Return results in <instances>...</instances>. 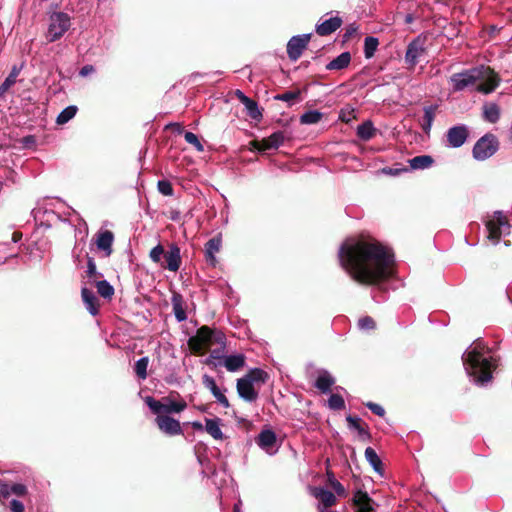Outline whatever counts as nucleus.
Wrapping results in <instances>:
<instances>
[{"mask_svg":"<svg viewBox=\"0 0 512 512\" xmlns=\"http://www.w3.org/2000/svg\"><path fill=\"white\" fill-rule=\"evenodd\" d=\"M236 389L239 396L247 402H255L258 398L254 384L244 377L237 380Z\"/></svg>","mask_w":512,"mask_h":512,"instance_id":"16","label":"nucleus"},{"mask_svg":"<svg viewBox=\"0 0 512 512\" xmlns=\"http://www.w3.org/2000/svg\"><path fill=\"white\" fill-rule=\"evenodd\" d=\"M164 261L161 263V267L168 269L169 271L176 272L181 266V255L180 248L177 244H170L169 249L163 254Z\"/></svg>","mask_w":512,"mask_h":512,"instance_id":"12","label":"nucleus"},{"mask_svg":"<svg viewBox=\"0 0 512 512\" xmlns=\"http://www.w3.org/2000/svg\"><path fill=\"white\" fill-rule=\"evenodd\" d=\"M483 117L490 123H496L500 118V107L496 103H488L483 106Z\"/></svg>","mask_w":512,"mask_h":512,"instance_id":"34","label":"nucleus"},{"mask_svg":"<svg viewBox=\"0 0 512 512\" xmlns=\"http://www.w3.org/2000/svg\"><path fill=\"white\" fill-rule=\"evenodd\" d=\"M358 32V25L356 23L349 24L345 28V33L343 35L344 41L350 40L354 35Z\"/></svg>","mask_w":512,"mask_h":512,"instance_id":"52","label":"nucleus"},{"mask_svg":"<svg viewBox=\"0 0 512 512\" xmlns=\"http://www.w3.org/2000/svg\"><path fill=\"white\" fill-rule=\"evenodd\" d=\"M94 71H95V68L93 65H85L80 69L79 75L82 77H86L89 74L93 73Z\"/></svg>","mask_w":512,"mask_h":512,"instance_id":"58","label":"nucleus"},{"mask_svg":"<svg viewBox=\"0 0 512 512\" xmlns=\"http://www.w3.org/2000/svg\"><path fill=\"white\" fill-rule=\"evenodd\" d=\"M221 245L222 239L220 236L209 239L205 244V260L212 267H215L218 262L215 254L220 251Z\"/></svg>","mask_w":512,"mask_h":512,"instance_id":"19","label":"nucleus"},{"mask_svg":"<svg viewBox=\"0 0 512 512\" xmlns=\"http://www.w3.org/2000/svg\"><path fill=\"white\" fill-rule=\"evenodd\" d=\"M155 422L158 428L167 435L174 436L183 433L180 422L169 415H157Z\"/></svg>","mask_w":512,"mask_h":512,"instance_id":"13","label":"nucleus"},{"mask_svg":"<svg viewBox=\"0 0 512 512\" xmlns=\"http://www.w3.org/2000/svg\"><path fill=\"white\" fill-rule=\"evenodd\" d=\"M511 225L508 218L502 211H495L493 218L486 222L488 230V239L493 243H498L503 233H509Z\"/></svg>","mask_w":512,"mask_h":512,"instance_id":"6","label":"nucleus"},{"mask_svg":"<svg viewBox=\"0 0 512 512\" xmlns=\"http://www.w3.org/2000/svg\"><path fill=\"white\" fill-rule=\"evenodd\" d=\"M312 495L320 501L325 510L334 506L337 502L335 494L322 487H314L312 489Z\"/></svg>","mask_w":512,"mask_h":512,"instance_id":"23","label":"nucleus"},{"mask_svg":"<svg viewBox=\"0 0 512 512\" xmlns=\"http://www.w3.org/2000/svg\"><path fill=\"white\" fill-rule=\"evenodd\" d=\"M88 278H96V277H102L100 273L97 272L96 264L94 261V258L87 256V271H86Z\"/></svg>","mask_w":512,"mask_h":512,"instance_id":"49","label":"nucleus"},{"mask_svg":"<svg viewBox=\"0 0 512 512\" xmlns=\"http://www.w3.org/2000/svg\"><path fill=\"white\" fill-rule=\"evenodd\" d=\"M20 73V68L17 66H14L9 73V75L6 77L4 82L0 85V96L5 94L10 87H12L16 83V79Z\"/></svg>","mask_w":512,"mask_h":512,"instance_id":"38","label":"nucleus"},{"mask_svg":"<svg viewBox=\"0 0 512 512\" xmlns=\"http://www.w3.org/2000/svg\"><path fill=\"white\" fill-rule=\"evenodd\" d=\"M11 493V487L6 483L0 482V500L7 499Z\"/></svg>","mask_w":512,"mask_h":512,"instance_id":"55","label":"nucleus"},{"mask_svg":"<svg viewBox=\"0 0 512 512\" xmlns=\"http://www.w3.org/2000/svg\"><path fill=\"white\" fill-rule=\"evenodd\" d=\"M70 17L64 12H54L49 17L48 30L46 38L49 43L60 39L70 28Z\"/></svg>","mask_w":512,"mask_h":512,"instance_id":"4","label":"nucleus"},{"mask_svg":"<svg viewBox=\"0 0 512 512\" xmlns=\"http://www.w3.org/2000/svg\"><path fill=\"white\" fill-rule=\"evenodd\" d=\"M328 406L332 410H342L345 408L344 398L340 394H332L328 399Z\"/></svg>","mask_w":512,"mask_h":512,"instance_id":"45","label":"nucleus"},{"mask_svg":"<svg viewBox=\"0 0 512 512\" xmlns=\"http://www.w3.org/2000/svg\"><path fill=\"white\" fill-rule=\"evenodd\" d=\"M360 328L362 329H366V330H370V329H374L376 327V323L374 321V319L370 316H365L363 318H361L358 322Z\"/></svg>","mask_w":512,"mask_h":512,"instance_id":"51","label":"nucleus"},{"mask_svg":"<svg viewBox=\"0 0 512 512\" xmlns=\"http://www.w3.org/2000/svg\"><path fill=\"white\" fill-rule=\"evenodd\" d=\"M268 374L264 370L260 368H253L251 369L244 378L250 380L252 384L259 383L264 384L268 380Z\"/></svg>","mask_w":512,"mask_h":512,"instance_id":"36","label":"nucleus"},{"mask_svg":"<svg viewBox=\"0 0 512 512\" xmlns=\"http://www.w3.org/2000/svg\"><path fill=\"white\" fill-rule=\"evenodd\" d=\"M301 91L299 89L294 91H286L281 94H277L274 99L278 101H284V102H293L295 100H298L300 98Z\"/></svg>","mask_w":512,"mask_h":512,"instance_id":"46","label":"nucleus"},{"mask_svg":"<svg viewBox=\"0 0 512 512\" xmlns=\"http://www.w3.org/2000/svg\"><path fill=\"white\" fill-rule=\"evenodd\" d=\"M246 357L243 354L229 355L224 359V366L230 372L240 370L245 366Z\"/></svg>","mask_w":512,"mask_h":512,"instance_id":"27","label":"nucleus"},{"mask_svg":"<svg viewBox=\"0 0 512 512\" xmlns=\"http://www.w3.org/2000/svg\"><path fill=\"white\" fill-rule=\"evenodd\" d=\"M235 96L245 106L247 114L254 120L259 121L262 118V112L258 104L253 99L247 97L241 90L235 91Z\"/></svg>","mask_w":512,"mask_h":512,"instance_id":"18","label":"nucleus"},{"mask_svg":"<svg viewBox=\"0 0 512 512\" xmlns=\"http://www.w3.org/2000/svg\"><path fill=\"white\" fill-rule=\"evenodd\" d=\"M411 169L420 170L431 167L434 159L430 155H419L408 160Z\"/></svg>","mask_w":512,"mask_h":512,"instance_id":"29","label":"nucleus"},{"mask_svg":"<svg viewBox=\"0 0 512 512\" xmlns=\"http://www.w3.org/2000/svg\"><path fill=\"white\" fill-rule=\"evenodd\" d=\"M95 286L97 288V293L105 299H111L114 295L113 286L106 280L96 281Z\"/></svg>","mask_w":512,"mask_h":512,"instance_id":"39","label":"nucleus"},{"mask_svg":"<svg viewBox=\"0 0 512 512\" xmlns=\"http://www.w3.org/2000/svg\"><path fill=\"white\" fill-rule=\"evenodd\" d=\"M223 349H221L220 347L218 349H214L211 351V357L214 358V359H220L221 358V355H220V352L222 351Z\"/></svg>","mask_w":512,"mask_h":512,"instance_id":"61","label":"nucleus"},{"mask_svg":"<svg viewBox=\"0 0 512 512\" xmlns=\"http://www.w3.org/2000/svg\"><path fill=\"white\" fill-rule=\"evenodd\" d=\"M352 504L356 507L355 512H374L375 501L366 491L357 490L352 498Z\"/></svg>","mask_w":512,"mask_h":512,"instance_id":"14","label":"nucleus"},{"mask_svg":"<svg viewBox=\"0 0 512 512\" xmlns=\"http://www.w3.org/2000/svg\"><path fill=\"white\" fill-rule=\"evenodd\" d=\"M334 383L335 379L327 371H324L317 377L315 381V387L322 393H327L331 390V387L334 385Z\"/></svg>","mask_w":512,"mask_h":512,"instance_id":"31","label":"nucleus"},{"mask_svg":"<svg viewBox=\"0 0 512 512\" xmlns=\"http://www.w3.org/2000/svg\"><path fill=\"white\" fill-rule=\"evenodd\" d=\"M257 444L263 449L272 448L276 443V434L270 430H263L256 439Z\"/></svg>","mask_w":512,"mask_h":512,"instance_id":"28","label":"nucleus"},{"mask_svg":"<svg viewBox=\"0 0 512 512\" xmlns=\"http://www.w3.org/2000/svg\"><path fill=\"white\" fill-rule=\"evenodd\" d=\"M365 405L374 414H376V415H378L380 417H383L385 415V409L381 405H379L377 403H374V402H367Z\"/></svg>","mask_w":512,"mask_h":512,"instance_id":"53","label":"nucleus"},{"mask_svg":"<svg viewBox=\"0 0 512 512\" xmlns=\"http://www.w3.org/2000/svg\"><path fill=\"white\" fill-rule=\"evenodd\" d=\"M346 421L350 429H354L358 432L361 440L366 441L371 439L368 425L361 418L355 415H348Z\"/></svg>","mask_w":512,"mask_h":512,"instance_id":"20","label":"nucleus"},{"mask_svg":"<svg viewBox=\"0 0 512 512\" xmlns=\"http://www.w3.org/2000/svg\"><path fill=\"white\" fill-rule=\"evenodd\" d=\"M81 296L83 299V302L87 308V310L92 315H97L99 313V300L95 296L94 292L86 287H83L81 290Z\"/></svg>","mask_w":512,"mask_h":512,"instance_id":"25","label":"nucleus"},{"mask_svg":"<svg viewBox=\"0 0 512 512\" xmlns=\"http://www.w3.org/2000/svg\"><path fill=\"white\" fill-rule=\"evenodd\" d=\"M11 492L17 496H24L27 494V487L24 484L16 483L11 486Z\"/></svg>","mask_w":512,"mask_h":512,"instance_id":"54","label":"nucleus"},{"mask_svg":"<svg viewBox=\"0 0 512 512\" xmlns=\"http://www.w3.org/2000/svg\"><path fill=\"white\" fill-rule=\"evenodd\" d=\"M10 509L12 512H24V505L21 501L13 499L10 502Z\"/></svg>","mask_w":512,"mask_h":512,"instance_id":"57","label":"nucleus"},{"mask_svg":"<svg viewBox=\"0 0 512 512\" xmlns=\"http://www.w3.org/2000/svg\"><path fill=\"white\" fill-rule=\"evenodd\" d=\"M171 303L176 320L178 322L185 321L187 319V315L185 311V301L183 296L178 292H173Z\"/></svg>","mask_w":512,"mask_h":512,"instance_id":"24","label":"nucleus"},{"mask_svg":"<svg viewBox=\"0 0 512 512\" xmlns=\"http://www.w3.org/2000/svg\"><path fill=\"white\" fill-rule=\"evenodd\" d=\"M21 143L26 148H31L36 145V138L33 135H27L21 139Z\"/></svg>","mask_w":512,"mask_h":512,"instance_id":"56","label":"nucleus"},{"mask_svg":"<svg viewBox=\"0 0 512 512\" xmlns=\"http://www.w3.org/2000/svg\"><path fill=\"white\" fill-rule=\"evenodd\" d=\"M233 512H241L239 504L234 505Z\"/></svg>","mask_w":512,"mask_h":512,"instance_id":"64","label":"nucleus"},{"mask_svg":"<svg viewBox=\"0 0 512 512\" xmlns=\"http://www.w3.org/2000/svg\"><path fill=\"white\" fill-rule=\"evenodd\" d=\"M343 21L339 16L331 17L316 25V33L319 36H328L341 27Z\"/></svg>","mask_w":512,"mask_h":512,"instance_id":"22","label":"nucleus"},{"mask_svg":"<svg viewBox=\"0 0 512 512\" xmlns=\"http://www.w3.org/2000/svg\"><path fill=\"white\" fill-rule=\"evenodd\" d=\"M158 190L161 194L165 196L173 195V187L170 181L168 180H160L157 184Z\"/></svg>","mask_w":512,"mask_h":512,"instance_id":"50","label":"nucleus"},{"mask_svg":"<svg viewBox=\"0 0 512 512\" xmlns=\"http://www.w3.org/2000/svg\"><path fill=\"white\" fill-rule=\"evenodd\" d=\"M478 81H480V83L477 85L476 90L484 94H489L499 86L500 77L489 66H480L454 73L449 78V83L454 92L463 91L472 87Z\"/></svg>","mask_w":512,"mask_h":512,"instance_id":"3","label":"nucleus"},{"mask_svg":"<svg viewBox=\"0 0 512 512\" xmlns=\"http://www.w3.org/2000/svg\"><path fill=\"white\" fill-rule=\"evenodd\" d=\"M164 252V247L161 244H158L151 249L149 257L154 263L161 265Z\"/></svg>","mask_w":512,"mask_h":512,"instance_id":"48","label":"nucleus"},{"mask_svg":"<svg viewBox=\"0 0 512 512\" xmlns=\"http://www.w3.org/2000/svg\"><path fill=\"white\" fill-rule=\"evenodd\" d=\"M469 132L465 125L453 126L447 131V141L451 147L458 148L462 146L467 138Z\"/></svg>","mask_w":512,"mask_h":512,"instance_id":"15","label":"nucleus"},{"mask_svg":"<svg viewBox=\"0 0 512 512\" xmlns=\"http://www.w3.org/2000/svg\"><path fill=\"white\" fill-rule=\"evenodd\" d=\"M192 426L195 429H202V424L200 422H193Z\"/></svg>","mask_w":512,"mask_h":512,"instance_id":"63","label":"nucleus"},{"mask_svg":"<svg viewBox=\"0 0 512 512\" xmlns=\"http://www.w3.org/2000/svg\"><path fill=\"white\" fill-rule=\"evenodd\" d=\"M209 326H201L196 334L189 338L188 347L193 354L202 355L205 351L209 350L208 335Z\"/></svg>","mask_w":512,"mask_h":512,"instance_id":"10","label":"nucleus"},{"mask_svg":"<svg viewBox=\"0 0 512 512\" xmlns=\"http://www.w3.org/2000/svg\"><path fill=\"white\" fill-rule=\"evenodd\" d=\"M114 234L110 230H100L96 234L95 244L100 251H103L105 256L109 257L113 253Z\"/></svg>","mask_w":512,"mask_h":512,"instance_id":"17","label":"nucleus"},{"mask_svg":"<svg viewBox=\"0 0 512 512\" xmlns=\"http://www.w3.org/2000/svg\"><path fill=\"white\" fill-rule=\"evenodd\" d=\"M76 112H77L76 106L71 105V106L66 107L57 116V119H56L57 124L67 123L75 116Z\"/></svg>","mask_w":512,"mask_h":512,"instance_id":"43","label":"nucleus"},{"mask_svg":"<svg viewBox=\"0 0 512 512\" xmlns=\"http://www.w3.org/2000/svg\"><path fill=\"white\" fill-rule=\"evenodd\" d=\"M338 256L341 267L361 285H378L393 274L394 255L372 238H359L343 243Z\"/></svg>","mask_w":512,"mask_h":512,"instance_id":"1","label":"nucleus"},{"mask_svg":"<svg viewBox=\"0 0 512 512\" xmlns=\"http://www.w3.org/2000/svg\"><path fill=\"white\" fill-rule=\"evenodd\" d=\"M285 138L286 137L283 131H276L270 136L263 138L262 140H252L250 142L251 149L257 150L259 152L277 149L280 145L283 144Z\"/></svg>","mask_w":512,"mask_h":512,"instance_id":"9","label":"nucleus"},{"mask_svg":"<svg viewBox=\"0 0 512 512\" xmlns=\"http://www.w3.org/2000/svg\"><path fill=\"white\" fill-rule=\"evenodd\" d=\"M403 171H408V169L407 168H402V169L384 168L383 169V172L386 174H389V175H398Z\"/></svg>","mask_w":512,"mask_h":512,"instance_id":"59","label":"nucleus"},{"mask_svg":"<svg viewBox=\"0 0 512 512\" xmlns=\"http://www.w3.org/2000/svg\"><path fill=\"white\" fill-rule=\"evenodd\" d=\"M165 403L156 400L151 396H147L145 399V403L150 408V410L156 415H168L170 413H180L186 409L187 404L185 401L174 402L169 398L163 399Z\"/></svg>","mask_w":512,"mask_h":512,"instance_id":"7","label":"nucleus"},{"mask_svg":"<svg viewBox=\"0 0 512 512\" xmlns=\"http://www.w3.org/2000/svg\"><path fill=\"white\" fill-rule=\"evenodd\" d=\"M437 106H426L424 107V115L421 123V127L425 133H429L431 130L433 121L435 119Z\"/></svg>","mask_w":512,"mask_h":512,"instance_id":"33","label":"nucleus"},{"mask_svg":"<svg viewBox=\"0 0 512 512\" xmlns=\"http://www.w3.org/2000/svg\"><path fill=\"white\" fill-rule=\"evenodd\" d=\"M220 419H206L205 429L208 434H210L216 440L223 439V433L219 427Z\"/></svg>","mask_w":512,"mask_h":512,"instance_id":"37","label":"nucleus"},{"mask_svg":"<svg viewBox=\"0 0 512 512\" xmlns=\"http://www.w3.org/2000/svg\"><path fill=\"white\" fill-rule=\"evenodd\" d=\"M489 351L484 341L477 339L474 341L470 350H467L462 361L466 372L471 376L475 383L484 385L493 378V372L497 368L496 361L491 357L485 356Z\"/></svg>","mask_w":512,"mask_h":512,"instance_id":"2","label":"nucleus"},{"mask_svg":"<svg viewBox=\"0 0 512 512\" xmlns=\"http://www.w3.org/2000/svg\"><path fill=\"white\" fill-rule=\"evenodd\" d=\"M311 34L293 36L287 43V54L291 61H297L307 48Z\"/></svg>","mask_w":512,"mask_h":512,"instance_id":"11","label":"nucleus"},{"mask_svg":"<svg viewBox=\"0 0 512 512\" xmlns=\"http://www.w3.org/2000/svg\"><path fill=\"white\" fill-rule=\"evenodd\" d=\"M205 388L209 389L217 401L225 408L230 406L228 398L220 391L213 377L205 374L202 378Z\"/></svg>","mask_w":512,"mask_h":512,"instance_id":"21","label":"nucleus"},{"mask_svg":"<svg viewBox=\"0 0 512 512\" xmlns=\"http://www.w3.org/2000/svg\"><path fill=\"white\" fill-rule=\"evenodd\" d=\"M414 19H415L414 15L411 13H408L407 15H405L404 22L406 24H411V23H413Z\"/></svg>","mask_w":512,"mask_h":512,"instance_id":"62","label":"nucleus"},{"mask_svg":"<svg viewBox=\"0 0 512 512\" xmlns=\"http://www.w3.org/2000/svg\"><path fill=\"white\" fill-rule=\"evenodd\" d=\"M365 458L373 467V469L382 474L383 472V464L376 451L372 447H367L365 449Z\"/></svg>","mask_w":512,"mask_h":512,"instance_id":"35","label":"nucleus"},{"mask_svg":"<svg viewBox=\"0 0 512 512\" xmlns=\"http://www.w3.org/2000/svg\"><path fill=\"white\" fill-rule=\"evenodd\" d=\"M426 37L419 35L413 39L407 46L405 53V62L410 69H413L426 55Z\"/></svg>","mask_w":512,"mask_h":512,"instance_id":"8","label":"nucleus"},{"mask_svg":"<svg viewBox=\"0 0 512 512\" xmlns=\"http://www.w3.org/2000/svg\"><path fill=\"white\" fill-rule=\"evenodd\" d=\"M148 365H149V358L147 356L140 358L135 363L134 372H135L136 376L139 379L145 380L147 378V376H148V373H147Z\"/></svg>","mask_w":512,"mask_h":512,"instance_id":"42","label":"nucleus"},{"mask_svg":"<svg viewBox=\"0 0 512 512\" xmlns=\"http://www.w3.org/2000/svg\"><path fill=\"white\" fill-rule=\"evenodd\" d=\"M207 338H208L209 349L213 345H219L221 349L225 348L226 336L221 330L212 329L209 327V332H208Z\"/></svg>","mask_w":512,"mask_h":512,"instance_id":"30","label":"nucleus"},{"mask_svg":"<svg viewBox=\"0 0 512 512\" xmlns=\"http://www.w3.org/2000/svg\"><path fill=\"white\" fill-rule=\"evenodd\" d=\"M21 239H22V233L21 232H19V231L13 232L12 238H11L12 242L17 243Z\"/></svg>","mask_w":512,"mask_h":512,"instance_id":"60","label":"nucleus"},{"mask_svg":"<svg viewBox=\"0 0 512 512\" xmlns=\"http://www.w3.org/2000/svg\"><path fill=\"white\" fill-rule=\"evenodd\" d=\"M184 138L187 143L193 145L198 152L204 151V146L200 142L198 136L190 131L184 132Z\"/></svg>","mask_w":512,"mask_h":512,"instance_id":"47","label":"nucleus"},{"mask_svg":"<svg viewBox=\"0 0 512 512\" xmlns=\"http://www.w3.org/2000/svg\"><path fill=\"white\" fill-rule=\"evenodd\" d=\"M376 135V128L371 121H365L357 127V136L363 141H369Z\"/></svg>","mask_w":512,"mask_h":512,"instance_id":"32","label":"nucleus"},{"mask_svg":"<svg viewBox=\"0 0 512 512\" xmlns=\"http://www.w3.org/2000/svg\"><path fill=\"white\" fill-rule=\"evenodd\" d=\"M327 475H328V483L333 488L335 493L339 497H346L347 492H346L345 487L334 477V474L332 472L328 471Z\"/></svg>","mask_w":512,"mask_h":512,"instance_id":"44","label":"nucleus"},{"mask_svg":"<svg viewBox=\"0 0 512 512\" xmlns=\"http://www.w3.org/2000/svg\"><path fill=\"white\" fill-rule=\"evenodd\" d=\"M499 148V141L494 134L487 133L482 136L473 147V157L476 160H486L494 155Z\"/></svg>","mask_w":512,"mask_h":512,"instance_id":"5","label":"nucleus"},{"mask_svg":"<svg viewBox=\"0 0 512 512\" xmlns=\"http://www.w3.org/2000/svg\"><path fill=\"white\" fill-rule=\"evenodd\" d=\"M379 45V40L376 37L368 36L364 41V55L367 59H370L374 56L377 47Z\"/></svg>","mask_w":512,"mask_h":512,"instance_id":"40","label":"nucleus"},{"mask_svg":"<svg viewBox=\"0 0 512 512\" xmlns=\"http://www.w3.org/2000/svg\"><path fill=\"white\" fill-rule=\"evenodd\" d=\"M351 62V54L350 52H343L339 56H337L335 59L330 61L326 65V69L330 71H339L347 68Z\"/></svg>","mask_w":512,"mask_h":512,"instance_id":"26","label":"nucleus"},{"mask_svg":"<svg viewBox=\"0 0 512 512\" xmlns=\"http://www.w3.org/2000/svg\"><path fill=\"white\" fill-rule=\"evenodd\" d=\"M323 118V113L317 110H310L305 112L300 117V123L305 125L316 124Z\"/></svg>","mask_w":512,"mask_h":512,"instance_id":"41","label":"nucleus"}]
</instances>
